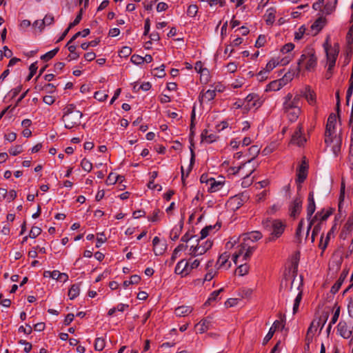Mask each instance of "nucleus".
I'll use <instances>...</instances> for the list:
<instances>
[{
	"mask_svg": "<svg viewBox=\"0 0 353 353\" xmlns=\"http://www.w3.org/2000/svg\"><path fill=\"white\" fill-rule=\"evenodd\" d=\"M83 114L75 109L73 104H69L64 108V114L62 120L65 123V128L72 129L80 124V119Z\"/></svg>",
	"mask_w": 353,
	"mask_h": 353,
	"instance_id": "nucleus-1",
	"label": "nucleus"
},
{
	"mask_svg": "<svg viewBox=\"0 0 353 353\" xmlns=\"http://www.w3.org/2000/svg\"><path fill=\"white\" fill-rule=\"evenodd\" d=\"M262 224L267 231L271 232V236L268 239V241H272L280 237L286 227L285 224L279 219H267L263 221Z\"/></svg>",
	"mask_w": 353,
	"mask_h": 353,
	"instance_id": "nucleus-2",
	"label": "nucleus"
},
{
	"mask_svg": "<svg viewBox=\"0 0 353 353\" xmlns=\"http://www.w3.org/2000/svg\"><path fill=\"white\" fill-rule=\"evenodd\" d=\"M317 58L315 56V52L312 48H307L303 51V54L301 56L300 59L298 61V70H300V67L302 63H305V69L311 70L316 65Z\"/></svg>",
	"mask_w": 353,
	"mask_h": 353,
	"instance_id": "nucleus-3",
	"label": "nucleus"
},
{
	"mask_svg": "<svg viewBox=\"0 0 353 353\" xmlns=\"http://www.w3.org/2000/svg\"><path fill=\"white\" fill-rule=\"evenodd\" d=\"M263 101L256 94L252 93L248 94L244 100L243 113L248 112L253 108H259L261 106Z\"/></svg>",
	"mask_w": 353,
	"mask_h": 353,
	"instance_id": "nucleus-4",
	"label": "nucleus"
},
{
	"mask_svg": "<svg viewBox=\"0 0 353 353\" xmlns=\"http://www.w3.org/2000/svg\"><path fill=\"white\" fill-rule=\"evenodd\" d=\"M329 312L323 311L321 314H315V319L312 321L310 326L307 330V334L312 333L314 331H316L317 328L321 326V330L323 329L324 325L327 322L329 318Z\"/></svg>",
	"mask_w": 353,
	"mask_h": 353,
	"instance_id": "nucleus-5",
	"label": "nucleus"
},
{
	"mask_svg": "<svg viewBox=\"0 0 353 353\" xmlns=\"http://www.w3.org/2000/svg\"><path fill=\"white\" fill-rule=\"evenodd\" d=\"M303 127L300 123L299 124L296 130L294 132L292 137L291 142L293 144H296L298 146H302L307 141L305 137L303 136L302 132Z\"/></svg>",
	"mask_w": 353,
	"mask_h": 353,
	"instance_id": "nucleus-6",
	"label": "nucleus"
},
{
	"mask_svg": "<svg viewBox=\"0 0 353 353\" xmlns=\"http://www.w3.org/2000/svg\"><path fill=\"white\" fill-rule=\"evenodd\" d=\"M262 236L263 235L260 232L252 231L242 236V242L256 245L255 242L261 239Z\"/></svg>",
	"mask_w": 353,
	"mask_h": 353,
	"instance_id": "nucleus-7",
	"label": "nucleus"
},
{
	"mask_svg": "<svg viewBox=\"0 0 353 353\" xmlns=\"http://www.w3.org/2000/svg\"><path fill=\"white\" fill-rule=\"evenodd\" d=\"M302 208V200L300 197H296L290 207V216L296 218L301 212Z\"/></svg>",
	"mask_w": 353,
	"mask_h": 353,
	"instance_id": "nucleus-8",
	"label": "nucleus"
},
{
	"mask_svg": "<svg viewBox=\"0 0 353 353\" xmlns=\"http://www.w3.org/2000/svg\"><path fill=\"white\" fill-rule=\"evenodd\" d=\"M195 241H197V247H199V254L201 255L205 254L212 246V241L208 239L205 240L200 237L199 239L196 238Z\"/></svg>",
	"mask_w": 353,
	"mask_h": 353,
	"instance_id": "nucleus-9",
	"label": "nucleus"
},
{
	"mask_svg": "<svg viewBox=\"0 0 353 353\" xmlns=\"http://www.w3.org/2000/svg\"><path fill=\"white\" fill-rule=\"evenodd\" d=\"M175 273L181 274L182 276L190 274L189 263L185 259L181 260L175 268Z\"/></svg>",
	"mask_w": 353,
	"mask_h": 353,
	"instance_id": "nucleus-10",
	"label": "nucleus"
},
{
	"mask_svg": "<svg viewBox=\"0 0 353 353\" xmlns=\"http://www.w3.org/2000/svg\"><path fill=\"white\" fill-rule=\"evenodd\" d=\"M334 212V209L330 208L328 210L325 214H323V210H322L321 212H317L316 214L314 216L313 219H312L310 221L309 225L307 227V230L306 232V238L307 237L309 234L310 230L312 228V225L314 223L315 219L319 216L321 221H325Z\"/></svg>",
	"mask_w": 353,
	"mask_h": 353,
	"instance_id": "nucleus-11",
	"label": "nucleus"
},
{
	"mask_svg": "<svg viewBox=\"0 0 353 353\" xmlns=\"http://www.w3.org/2000/svg\"><path fill=\"white\" fill-rule=\"evenodd\" d=\"M326 56L328 62L329 70H332L336 63V57L339 54V50L334 49L332 52H329L328 49L325 48Z\"/></svg>",
	"mask_w": 353,
	"mask_h": 353,
	"instance_id": "nucleus-12",
	"label": "nucleus"
},
{
	"mask_svg": "<svg viewBox=\"0 0 353 353\" xmlns=\"http://www.w3.org/2000/svg\"><path fill=\"white\" fill-rule=\"evenodd\" d=\"M339 334L344 339H350L352 334V330L350 329L345 322H339L337 325Z\"/></svg>",
	"mask_w": 353,
	"mask_h": 353,
	"instance_id": "nucleus-13",
	"label": "nucleus"
},
{
	"mask_svg": "<svg viewBox=\"0 0 353 353\" xmlns=\"http://www.w3.org/2000/svg\"><path fill=\"white\" fill-rule=\"evenodd\" d=\"M285 84L286 81H285V78L272 81L267 85L265 91H278Z\"/></svg>",
	"mask_w": 353,
	"mask_h": 353,
	"instance_id": "nucleus-14",
	"label": "nucleus"
},
{
	"mask_svg": "<svg viewBox=\"0 0 353 353\" xmlns=\"http://www.w3.org/2000/svg\"><path fill=\"white\" fill-rule=\"evenodd\" d=\"M194 135V130H190V153H191V158H190V165H189V168L187 171L186 176L189 174L190 172L192 170L193 165L195 161V154H194V152L193 150V148L194 146V143H193Z\"/></svg>",
	"mask_w": 353,
	"mask_h": 353,
	"instance_id": "nucleus-15",
	"label": "nucleus"
},
{
	"mask_svg": "<svg viewBox=\"0 0 353 353\" xmlns=\"http://www.w3.org/2000/svg\"><path fill=\"white\" fill-rule=\"evenodd\" d=\"M348 274V270H343L341 272L339 279L336 281V282L334 284V285L332 287L330 292L332 294H336L339 290L340 289L341 286L342 285L343 281L346 279L347 276Z\"/></svg>",
	"mask_w": 353,
	"mask_h": 353,
	"instance_id": "nucleus-16",
	"label": "nucleus"
},
{
	"mask_svg": "<svg viewBox=\"0 0 353 353\" xmlns=\"http://www.w3.org/2000/svg\"><path fill=\"white\" fill-rule=\"evenodd\" d=\"M307 200H308V204H307V219L310 220L312 217V215L313 214V213L314 212V211L316 210V205H315V202H314L313 192H310L309 193Z\"/></svg>",
	"mask_w": 353,
	"mask_h": 353,
	"instance_id": "nucleus-17",
	"label": "nucleus"
},
{
	"mask_svg": "<svg viewBox=\"0 0 353 353\" xmlns=\"http://www.w3.org/2000/svg\"><path fill=\"white\" fill-rule=\"evenodd\" d=\"M213 263H214L213 260H210L207 263L205 269L208 270V272L205 275L204 281H210L216 275V274H217L216 268L215 270H214L212 268L210 269V268L212 267Z\"/></svg>",
	"mask_w": 353,
	"mask_h": 353,
	"instance_id": "nucleus-18",
	"label": "nucleus"
},
{
	"mask_svg": "<svg viewBox=\"0 0 353 353\" xmlns=\"http://www.w3.org/2000/svg\"><path fill=\"white\" fill-rule=\"evenodd\" d=\"M242 249L245 250L243 255V260L247 261L250 258L254 251L256 249V245L242 242Z\"/></svg>",
	"mask_w": 353,
	"mask_h": 353,
	"instance_id": "nucleus-19",
	"label": "nucleus"
},
{
	"mask_svg": "<svg viewBox=\"0 0 353 353\" xmlns=\"http://www.w3.org/2000/svg\"><path fill=\"white\" fill-rule=\"evenodd\" d=\"M294 108H300V105H297L292 101V94L291 93H288L284 97V102L283 104V110H292Z\"/></svg>",
	"mask_w": 353,
	"mask_h": 353,
	"instance_id": "nucleus-20",
	"label": "nucleus"
},
{
	"mask_svg": "<svg viewBox=\"0 0 353 353\" xmlns=\"http://www.w3.org/2000/svg\"><path fill=\"white\" fill-rule=\"evenodd\" d=\"M291 122L296 121L301 114V108H294L292 110H283Z\"/></svg>",
	"mask_w": 353,
	"mask_h": 353,
	"instance_id": "nucleus-21",
	"label": "nucleus"
},
{
	"mask_svg": "<svg viewBox=\"0 0 353 353\" xmlns=\"http://www.w3.org/2000/svg\"><path fill=\"white\" fill-rule=\"evenodd\" d=\"M336 121V116L334 113L330 114L327 119L325 128V131H327V133H330V132H334Z\"/></svg>",
	"mask_w": 353,
	"mask_h": 353,
	"instance_id": "nucleus-22",
	"label": "nucleus"
},
{
	"mask_svg": "<svg viewBox=\"0 0 353 353\" xmlns=\"http://www.w3.org/2000/svg\"><path fill=\"white\" fill-rule=\"evenodd\" d=\"M229 258H230V254H228V252H225L221 254L219 256L218 261L216 262V264L215 265L216 270H219L221 268L225 267V264L228 262Z\"/></svg>",
	"mask_w": 353,
	"mask_h": 353,
	"instance_id": "nucleus-23",
	"label": "nucleus"
},
{
	"mask_svg": "<svg viewBox=\"0 0 353 353\" xmlns=\"http://www.w3.org/2000/svg\"><path fill=\"white\" fill-rule=\"evenodd\" d=\"M337 0H333V1H328L323 8L322 12L324 14L328 15L332 14L336 8Z\"/></svg>",
	"mask_w": 353,
	"mask_h": 353,
	"instance_id": "nucleus-24",
	"label": "nucleus"
},
{
	"mask_svg": "<svg viewBox=\"0 0 353 353\" xmlns=\"http://www.w3.org/2000/svg\"><path fill=\"white\" fill-rule=\"evenodd\" d=\"M210 324V320L205 319L201 320L198 324L196 325V327L198 332L201 334L204 333L209 329Z\"/></svg>",
	"mask_w": 353,
	"mask_h": 353,
	"instance_id": "nucleus-25",
	"label": "nucleus"
},
{
	"mask_svg": "<svg viewBox=\"0 0 353 353\" xmlns=\"http://www.w3.org/2000/svg\"><path fill=\"white\" fill-rule=\"evenodd\" d=\"M304 97L306 99L307 102L313 105L316 102V94L314 91H312L310 88H306L305 91L303 93Z\"/></svg>",
	"mask_w": 353,
	"mask_h": 353,
	"instance_id": "nucleus-26",
	"label": "nucleus"
},
{
	"mask_svg": "<svg viewBox=\"0 0 353 353\" xmlns=\"http://www.w3.org/2000/svg\"><path fill=\"white\" fill-rule=\"evenodd\" d=\"M216 91L214 90H208L205 93H201L199 95V101L201 103L203 99L210 101L214 99Z\"/></svg>",
	"mask_w": 353,
	"mask_h": 353,
	"instance_id": "nucleus-27",
	"label": "nucleus"
},
{
	"mask_svg": "<svg viewBox=\"0 0 353 353\" xmlns=\"http://www.w3.org/2000/svg\"><path fill=\"white\" fill-rule=\"evenodd\" d=\"M201 141H206L208 143H211L216 141V136L214 134H208V130H204L201 133Z\"/></svg>",
	"mask_w": 353,
	"mask_h": 353,
	"instance_id": "nucleus-28",
	"label": "nucleus"
},
{
	"mask_svg": "<svg viewBox=\"0 0 353 353\" xmlns=\"http://www.w3.org/2000/svg\"><path fill=\"white\" fill-rule=\"evenodd\" d=\"M54 21V18L52 14H46L43 19L41 21L39 29L41 31L46 26H50Z\"/></svg>",
	"mask_w": 353,
	"mask_h": 353,
	"instance_id": "nucleus-29",
	"label": "nucleus"
},
{
	"mask_svg": "<svg viewBox=\"0 0 353 353\" xmlns=\"http://www.w3.org/2000/svg\"><path fill=\"white\" fill-rule=\"evenodd\" d=\"M325 24V19L323 17H319L312 25L311 28L312 30H315L316 32H319L323 28Z\"/></svg>",
	"mask_w": 353,
	"mask_h": 353,
	"instance_id": "nucleus-30",
	"label": "nucleus"
},
{
	"mask_svg": "<svg viewBox=\"0 0 353 353\" xmlns=\"http://www.w3.org/2000/svg\"><path fill=\"white\" fill-rule=\"evenodd\" d=\"M159 242H160V239H159V238L158 236H155L153 239V241H152V244H153V246H154L153 251H154L155 255H157V256L163 254V253L165 250V245H163L162 247H161L160 250H157V245L159 244Z\"/></svg>",
	"mask_w": 353,
	"mask_h": 353,
	"instance_id": "nucleus-31",
	"label": "nucleus"
},
{
	"mask_svg": "<svg viewBox=\"0 0 353 353\" xmlns=\"http://www.w3.org/2000/svg\"><path fill=\"white\" fill-rule=\"evenodd\" d=\"M80 292V287L79 284H74L71 286L68 292V296L70 299L76 298Z\"/></svg>",
	"mask_w": 353,
	"mask_h": 353,
	"instance_id": "nucleus-32",
	"label": "nucleus"
},
{
	"mask_svg": "<svg viewBox=\"0 0 353 353\" xmlns=\"http://www.w3.org/2000/svg\"><path fill=\"white\" fill-rule=\"evenodd\" d=\"M223 290V289H220L219 290H216V291H214L210 296V297L208 298V299L205 301V303H204V305L205 307H208V306H213L212 305V302L213 301H215L218 297V296L219 295L220 292Z\"/></svg>",
	"mask_w": 353,
	"mask_h": 353,
	"instance_id": "nucleus-33",
	"label": "nucleus"
},
{
	"mask_svg": "<svg viewBox=\"0 0 353 353\" xmlns=\"http://www.w3.org/2000/svg\"><path fill=\"white\" fill-rule=\"evenodd\" d=\"M345 183L343 181H342L341 185L340 195H339V205H338L339 212H341V210L342 209L343 203V201L345 199Z\"/></svg>",
	"mask_w": 353,
	"mask_h": 353,
	"instance_id": "nucleus-34",
	"label": "nucleus"
},
{
	"mask_svg": "<svg viewBox=\"0 0 353 353\" xmlns=\"http://www.w3.org/2000/svg\"><path fill=\"white\" fill-rule=\"evenodd\" d=\"M58 51H59V48H54V50H52L50 52H48L45 54L42 55L41 57V59L44 61H48L50 60L51 59H52L57 54Z\"/></svg>",
	"mask_w": 353,
	"mask_h": 353,
	"instance_id": "nucleus-35",
	"label": "nucleus"
},
{
	"mask_svg": "<svg viewBox=\"0 0 353 353\" xmlns=\"http://www.w3.org/2000/svg\"><path fill=\"white\" fill-rule=\"evenodd\" d=\"M105 346V340L103 338H97L94 343V349L96 351H102Z\"/></svg>",
	"mask_w": 353,
	"mask_h": 353,
	"instance_id": "nucleus-36",
	"label": "nucleus"
},
{
	"mask_svg": "<svg viewBox=\"0 0 353 353\" xmlns=\"http://www.w3.org/2000/svg\"><path fill=\"white\" fill-rule=\"evenodd\" d=\"M216 226H218L219 228L221 227V225H218L217 223L214 225L205 226L201 231V237L202 239H205V237L209 234L210 231H211L212 229L215 228Z\"/></svg>",
	"mask_w": 353,
	"mask_h": 353,
	"instance_id": "nucleus-37",
	"label": "nucleus"
},
{
	"mask_svg": "<svg viewBox=\"0 0 353 353\" xmlns=\"http://www.w3.org/2000/svg\"><path fill=\"white\" fill-rule=\"evenodd\" d=\"M90 31L89 28H85L81 32H78L73 35V37L69 41V43L73 42L77 37L81 36L83 37H87L90 34Z\"/></svg>",
	"mask_w": 353,
	"mask_h": 353,
	"instance_id": "nucleus-38",
	"label": "nucleus"
},
{
	"mask_svg": "<svg viewBox=\"0 0 353 353\" xmlns=\"http://www.w3.org/2000/svg\"><path fill=\"white\" fill-rule=\"evenodd\" d=\"M248 271L249 266L246 263L240 265L236 270V272H237L240 276L245 275L246 274H248Z\"/></svg>",
	"mask_w": 353,
	"mask_h": 353,
	"instance_id": "nucleus-39",
	"label": "nucleus"
},
{
	"mask_svg": "<svg viewBox=\"0 0 353 353\" xmlns=\"http://www.w3.org/2000/svg\"><path fill=\"white\" fill-rule=\"evenodd\" d=\"M121 176L120 175H115L113 173H110L107 179H106V184L107 185H112L114 184L117 181H119V178H121Z\"/></svg>",
	"mask_w": 353,
	"mask_h": 353,
	"instance_id": "nucleus-40",
	"label": "nucleus"
},
{
	"mask_svg": "<svg viewBox=\"0 0 353 353\" xmlns=\"http://www.w3.org/2000/svg\"><path fill=\"white\" fill-rule=\"evenodd\" d=\"M267 12H268V14H267L266 22L268 24H272L274 21L275 10L273 8H270L267 10Z\"/></svg>",
	"mask_w": 353,
	"mask_h": 353,
	"instance_id": "nucleus-41",
	"label": "nucleus"
},
{
	"mask_svg": "<svg viewBox=\"0 0 353 353\" xmlns=\"http://www.w3.org/2000/svg\"><path fill=\"white\" fill-rule=\"evenodd\" d=\"M240 302H242L241 299H229L225 301V305L226 307H232L239 305Z\"/></svg>",
	"mask_w": 353,
	"mask_h": 353,
	"instance_id": "nucleus-42",
	"label": "nucleus"
},
{
	"mask_svg": "<svg viewBox=\"0 0 353 353\" xmlns=\"http://www.w3.org/2000/svg\"><path fill=\"white\" fill-rule=\"evenodd\" d=\"M81 165L83 170L89 172L92 169V164L87 159H83L81 161Z\"/></svg>",
	"mask_w": 353,
	"mask_h": 353,
	"instance_id": "nucleus-43",
	"label": "nucleus"
},
{
	"mask_svg": "<svg viewBox=\"0 0 353 353\" xmlns=\"http://www.w3.org/2000/svg\"><path fill=\"white\" fill-rule=\"evenodd\" d=\"M108 95L103 91H97L94 93V98L99 101H104Z\"/></svg>",
	"mask_w": 353,
	"mask_h": 353,
	"instance_id": "nucleus-44",
	"label": "nucleus"
},
{
	"mask_svg": "<svg viewBox=\"0 0 353 353\" xmlns=\"http://www.w3.org/2000/svg\"><path fill=\"white\" fill-rule=\"evenodd\" d=\"M41 229L40 228L37 227V226H33L30 231L29 237H30L32 239H34L37 236H38L41 234Z\"/></svg>",
	"mask_w": 353,
	"mask_h": 353,
	"instance_id": "nucleus-45",
	"label": "nucleus"
},
{
	"mask_svg": "<svg viewBox=\"0 0 353 353\" xmlns=\"http://www.w3.org/2000/svg\"><path fill=\"white\" fill-rule=\"evenodd\" d=\"M82 13H83V9H81L79 14H77L75 19L74 20V21L69 24V26H68L69 28L71 29L80 23V21L82 19Z\"/></svg>",
	"mask_w": 353,
	"mask_h": 353,
	"instance_id": "nucleus-46",
	"label": "nucleus"
},
{
	"mask_svg": "<svg viewBox=\"0 0 353 353\" xmlns=\"http://www.w3.org/2000/svg\"><path fill=\"white\" fill-rule=\"evenodd\" d=\"M37 63H32L30 65V68H29V70H30V74L26 78V81H30L32 77L34 75V74L36 73L37 70Z\"/></svg>",
	"mask_w": 353,
	"mask_h": 353,
	"instance_id": "nucleus-47",
	"label": "nucleus"
},
{
	"mask_svg": "<svg viewBox=\"0 0 353 353\" xmlns=\"http://www.w3.org/2000/svg\"><path fill=\"white\" fill-rule=\"evenodd\" d=\"M210 181L211 182L210 183V190L211 192H216V190H218L219 189V188L221 186H222V183H217L212 178L210 179Z\"/></svg>",
	"mask_w": 353,
	"mask_h": 353,
	"instance_id": "nucleus-48",
	"label": "nucleus"
},
{
	"mask_svg": "<svg viewBox=\"0 0 353 353\" xmlns=\"http://www.w3.org/2000/svg\"><path fill=\"white\" fill-rule=\"evenodd\" d=\"M165 65H161L159 68H156L154 69V71H157V73H154V75L159 77V78H162L165 75Z\"/></svg>",
	"mask_w": 353,
	"mask_h": 353,
	"instance_id": "nucleus-49",
	"label": "nucleus"
},
{
	"mask_svg": "<svg viewBox=\"0 0 353 353\" xmlns=\"http://www.w3.org/2000/svg\"><path fill=\"white\" fill-rule=\"evenodd\" d=\"M132 52V49L130 47L124 46L122 48L121 51L119 52V56L123 57H128L130 55Z\"/></svg>",
	"mask_w": 353,
	"mask_h": 353,
	"instance_id": "nucleus-50",
	"label": "nucleus"
},
{
	"mask_svg": "<svg viewBox=\"0 0 353 353\" xmlns=\"http://www.w3.org/2000/svg\"><path fill=\"white\" fill-rule=\"evenodd\" d=\"M303 222H304V220L302 219L298 225V227H297L296 231V234H295L296 238L297 239V241L299 243H301V230L303 228Z\"/></svg>",
	"mask_w": 353,
	"mask_h": 353,
	"instance_id": "nucleus-51",
	"label": "nucleus"
},
{
	"mask_svg": "<svg viewBox=\"0 0 353 353\" xmlns=\"http://www.w3.org/2000/svg\"><path fill=\"white\" fill-rule=\"evenodd\" d=\"M265 42H266L265 37L264 35L261 34L259 36L258 39L256 41L255 47H256V48L263 47V46H264Z\"/></svg>",
	"mask_w": 353,
	"mask_h": 353,
	"instance_id": "nucleus-52",
	"label": "nucleus"
},
{
	"mask_svg": "<svg viewBox=\"0 0 353 353\" xmlns=\"http://www.w3.org/2000/svg\"><path fill=\"white\" fill-rule=\"evenodd\" d=\"M198 12V7L196 5H190L187 10L188 15L194 17Z\"/></svg>",
	"mask_w": 353,
	"mask_h": 353,
	"instance_id": "nucleus-53",
	"label": "nucleus"
},
{
	"mask_svg": "<svg viewBox=\"0 0 353 353\" xmlns=\"http://www.w3.org/2000/svg\"><path fill=\"white\" fill-rule=\"evenodd\" d=\"M60 273L59 271L57 270H54L52 272H50V271H45L44 273H43V276L45 277H47V274H49V276L52 278L53 279H56V280H58L59 279V276H60Z\"/></svg>",
	"mask_w": 353,
	"mask_h": 353,
	"instance_id": "nucleus-54",
	"label": "nucleus"
},
{
	"mask_svg": "<svg viewBox=\"0 0 353 353\" xmlns=\"http://www.w3.org/2000/svg\"><path fill=\"white\" fill-rule=\"evenodd\" d=\"M32 331V326L28 323L26 324V327H23V325H21L19 327V332H23L26 334H31Z\"/></svg>",
	"mask_w": 353,
	"mask_h": 353,
	"instance_id": "nucleus-55",
	"label": "nucleus"
},
{
	"mask_svg": "<svg viewBox=\"0 0 353 353\" xmlns=\"http://www.w3.org/2000/svg\"><path fill=\"white\" fill-rule=\"evenodd\" d=\"M301 299H302V291H299L294 301L292 309H299Z\"/></svg>",
	"mask_w": 353,
	"mask_h": 353,
	"instance_id": "nucleus-56",
	"label": "nucleus"
},
{
	"mask_svg": "<svg viewBox=\"0 0 353 353\" xmlns=\"http://www.w3.org/2000/svg\"><path fill=\"white\" fill-rule=\"evenodd\" d=\"M181 228L182 226H181L179 229L174 228L172 230L170 233V238L172 241H176L179 238Z\"/></svg>",
	"mask_w": 353,
	"mask_h": 353,
	"instance_id": "nucleus-57",
	"label": "nucleus"
},
{
	"mask_svg": "<svg viewBox=\"0 0 353 353\" xmlns=\"http://www.w3.org/2000/svg\"><path fill=\"white\" fill-rule=\"evenodd\" d=\"M324 3H325V0H318L316 2H315L313 4L312 8L315 10H319V11L322 12V10H323L322 8L324 7Z\"/></svg>",
	"mask_w": 353,
	"mask_h": 353,
	"instance_id": "nucleus-58",
	"label": "nucleus"
},
{
	"mask_svg": "<svg viewBox=\"0 0 353 353\" xmlns=\"http://www.w3.org/2000/svg\"><path fill=\"white\" fill-rule=\"evenodd\" d=\"M22 152V148L21 145H16L13 148H11L9 150L10 154L13 156H17Z\"/></svg>",
	"mask_w": 353,
	"mask_h": 353,
	"instance_id": "nucleus-59",
	"label": "nucleus"
},
{
	"mask_svg": "<svg viewBox=\"0 0 353 353\" xmlns=\"http://www.w3.org/2000/svg\"><path fill=\"white\" fill-rule=\"evenodd\" d=\"M131 61L133 63L137 64V65L143 63V57L137 55V54H134L131 57Z\"/></svg>",
	"mask_w": 353,
	"mask_h": 353,
	"instance_id": "nucleus-60",
	"label": "nucleus"
},
{
	"mask_svg": "<svg viewBox=\"0 0 353 353\" xmlns=\"http://www.w3.org/2000/svg\"><path fill=\"white\" fill-rule=\"evenodd\" d=\"M344 228L349 231H351L353 228V213L349 216Z\"/></svg>",
	"mask_w": 353,
	"mask_h": 353,
	"instance_id": "nucleus-61",
	"label": "nucleus"
},
{
	"mask_svg": "<svg viewBox=\"0 0 353 353\" xmlns=\"http://www.w3.org/2000/svg\"><path fill=\"white\" fill-rule=\"evenodd\" d=\"M275 331L273 330V327H270L269 332L263 339V344L265 345L273 336Z\"/></svg>",
	"mask_w": 353,
	"mask_h": 353,
	"instance_id": "nucleus-62",
	"label": "nucleus"
},
{
	"mask_svg": "<svg viewBox=\"0 0 353 353\" xmlns=\"http://www.w3.org/2000/svg\"><path fill=\"white\" fill-rule=\"evenodd\" d=\"M294 48V45L292 43H288L284 45L281 48L283 53H287L292 51Z\"/></svg>",
	"mask_w": 353,
	"mask_h": 353,
	"instance_id": "nucleus-63",
	"label": "nucleus"
},
{
	"mask_svg": "<svg viewBox=\"0 0 353 353\" xmlns=\"http://www.w3.org/2000/svg\"><path fill=\"white\" fill-rule=\"evenodd\" d=\"M278 64V62L274 59H272L267 63L265 70L269 72L270 71L272 70Z\"/></svg>",
	"mask_w": 353,
	"mask_h": 353,
	"instance_id": "nucleus-64",
	"label": "nucleus"
}]
</instances>
